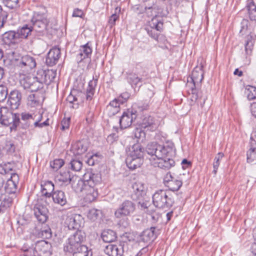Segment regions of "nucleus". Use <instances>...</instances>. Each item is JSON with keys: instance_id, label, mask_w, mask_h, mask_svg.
Returning a JSON list of instances; mask_svg holds the SVG:
<instances>
[{"instance_id": "ea45409f", "label": "nucleus", "mask_w": 256, "mask_h": 256, "mask_svg": "<svg viewBox=\"0 0 256 256\" xmlns=\"http://www.w3.org/2000/svg\"><path fill=\"white\" fill-rule=\"evenodd\" d=\"M254 44V40L251 35H248L245 40V51L247 55L252 53Z\"/></svg>"}, {"instance_id": "473e14b6", "label": "nucleus", "mask_w": 256, "mask_h": 256, "mask_svg": "<svg viewBox=\"0 0 256 256\" xmlns=\"http://www.w3.org/2000/svg\"><path fill=\"white\" fill-rule=\"evenodd\" d=\"M242 11L248 12L250 19L256 20V5L253 0H248L245 8L242 9Z\"/></svg>"}, {"instance_id": "a18cd8bd", "label": "nucleus", "mask_w": 256, "mask_h": 256, "mask_svg": "<svg viewBox=\"0 0 256 256\" xmlns=\"http://www.w3.org/2000/svg\"><path fill=\"white\" fill-rule=\"evenodd\" d=\"M101 214V210L92 208L89 210L88 214V218L92 221H95L100 216Z\"/></svg>"}, {"instance_id": "6e6d98bb", "label": "nucleus", "mask_w": 256, "mask_h": 256, "mask_svg": "<svg viewBox=\"0 0 256 256\" xmlns=\"http://www.w3.org/2000/svg\"><path fill=\"white\" fill-rule=\"evenodd\" d=\"M64 164V162L62 159H56L50 162V166L54 170H57Z\"/></svg>"}, {"instance_id": "864d4df0", "label": "nucleus", "mask_w": 256, "mask_h": 256, "mask_svg": "<svg viewBox=\"0 0 256 256\" xmlns=\"http://www.w3.org/2000/svg\"><path fill=\"white\" fill-rule=\"evenodd\" d=\"M42 114H37L36 120H35L34 124V127H38V128H42L44 126H48L49 125V124L48 122V118L43 122H41V123L40 122L42 120Z\"/></svg>"}, {"instance_id": "79ce46f5", "label": "nucleus", "mask_w": 256, "mask_h": 256, "mask_svg": "<svg viewBox=\"0 0 256 256\" xmlns=\"http://www.w3.org/2000/svg\"><path fill=\"white\" fill-rule=\"evenodd\" d=\"M250 148L247 152V161L248 162H256V146H252L251 144Z\"/></svg>"}, {"instance_id": "680f3d73", "label": "nucleus", "mask_w": 256, "mask_h": 256, "mask_svg": "<svg viewBox=\"0 0 256 256\" xmlns=\"http://www.w3.org/2000/svg\"><path fill=\"white\" fill-rule=\"evenodd\" d=\"M43 87L44 84L36 78L35 82L33 83V84H32L30 90L31 92H36L38 90L42 88Z\"/></svg>"}, {"instance_id": "0eeeda50", "label": "nucleus", "mask_w": 256, "mask_h": 256, "mask_svg": "<svg viewBox=\"0 0 256 256\" xmlns=\"http://www.w3.org/2000/svg\"><path fill=\"white\" fill-rule=\"evenodd\" d=\"M44 12H35L31 19L32 27L34 30L37 32H42L46 29L49 20L47 18V14Z\"/></svg>"}, {"instance_id": "de8ad7c7", "label": "nucleus", "mask_w": 256, "mask_h": 256, "mask_svg": "<svg viewBox=\"0 0 256 256\" xmlns=\"http://www.w3.org/2000/svg\"><path fill=\"white\" fill-rule=\"evenodd\" d=\"M120 12V8L116 7L115 9V12L109 18L108 23L110 28H112L116 24V21L119 18V15L117 13Z\"/></svg>"}, {"instance_id": "4d7b16f0", "label": "nucleus", "mask_w": 256, "mask_h": 256, "mask_svg": "<svg viewBox=\"0 0 256 256\" xmlns=\"http://www.w3.org/2000/svg\"><path fill=\"white\" fill-rule=\"evenodd\" d=\"M134 136L136 138L143 140L145 138L146 133L142 128H136L134 132Z\"/></svg>"}, {"instance_id": "bf43d9fd", "label": "nucleus", "mask_w": 256, "mask_h": 256, "mask_svg": "<svg viewBox=\"0 0 256 256\" xmlns=\"http://www.w3.org/2000/svg\"><path fill=\"white\" fill-rule=\"evenodd\" d=\"M39 234H40L43 238H50L52 236L51 229L49 227L44 228L41 230Z\"/></svg>"}, {"instance_id": "c85d7f7f", "label": "nucleus", "mask_w": 256, "mask_h": 256, "mask_svg": "<svg viewBox=\"0 0 256 256\" xmlns=\"http://www.w3.org/2000/svg\"><path fill=\"white\" fill-rule=\"evenodd\" d=\"M51 197H52V200L55 204L61 206H64L67 202V198L65 193L61 190L54 191Z\"/></svg>"}, {"instance_id": "5701e85b", "label": "nucleus", "mask_w": 256, "mask_h": 256, "mask_svg": "<svg viewBox=\"0 0 256 256\" xmlns=\"http://www.w3.org/2000/svg\"><path fill=\"white\" fill-rule=\"evenodd\" d=\"M133 193L132 198L133 199H140L144 198L146 193V188L145 184L142 182H136L132 186Z\"/></svg>"}, {"instance_id": "4be33fe9", "label": "nucleus", "mask_w": 256, "mask_h": 256, "mask_svg": "<svg viewBox=\"0 0 256 256\" xmlns=\"http://www.w3.org/2000/svg\"><path fill=\"white\" fill-rule=\"evenodd\" d=\"M81 218L80 214H70L67 216L64 224L69 230L78 229L80 226Z\"/></svg>"}, {"instance_id": "69168bd1", "label": "nucleus", "mask_w": 256, "mask_h": 256, "mask_svg": "<svg viewBox=\"0 0 256 256\" xmlns=\"http://www.w3.org/2000/svg\"><path fill=\"white\" fill-rule=\"evenodd\" d=\"M3 2L4 5L10 9L16 7L18 3V0H3Z\"/></svg>"}, {"instance_id": "c03bdc74", "label": "nucleus", "mask_w": 256, "mask_h": 256, "mask_svg": "<svg viewBox=\"0 0 256 256\" xmlns=\"http://www.w3.org/2000/svg\"><path fill=\"white\" fill-rule=\"evenodd\" d=\"M73 256H92V252L88 250V248L85 246H82L81 249L72 254Z\"/></svg>"}, {"instance_id": "e433bc0d", "label": "nucleus", "mask_w": 256, "mask_h": 256, "mask_svg": "<svg viewBox=\"0 0 256 256\" xmlns=\"http://www.w3.org/2000/svg\"><path fill=\"white\" fill-rule=\"evenodd\" d=\"M14 196H5L2 198L0 205V213L4 212L8 208L10 207L12 203Z\"/></svg>"}, {"instance_id": "58836bf2", "label": "nucleus", "mask_w": 256, "mask_h": 256, "mask_svg": "<svg viewBox=\"0 0 256 256\" xmlns=\"http://www.w3.org/2000/svg\"><path fill=\"white\" fill-rule=\"evenodd\" d=\"M182 184V182L181 180H178L176 178H174L166 186L168 187L171 191H178Z\"/></svg>"}, {"instance_id": "37998d69", "label": "nucleus", "mask_w": 256, "mask_h": 256, "mask_svg": "<svg viewBox=\"0 0 256 256\" xmlns=\"http://www.w3.org/2000/svg\"><path fill=\"white\" fill-rule=\"evenodd\" d=\"M244 94L249 100L256 98V88L251 86H248L245 88Z\"/></svg>"}, {"instance_id": "4468645a", "label": "nucleus", "mask_w": 256, "mask_h": 256, "mask_svg": "<svg viewBox=\"0 0 256 256\" xmlns=\"http://www.w3.org/2000/svg\"><path fill=\"white\" fill-rule=\"evenodd\" d=\"M10 174V178L7 180L5 184L4 190L6 193L12 194L16 198L15 194L17 191V184L19 182V176L16 173H12Z\"/></svg>"}, {"instance_id": "9b49d317", "label": "nucleus", "mask_w": 256, "mask_h": 256, "mask_svg": "<svg viewBox=\"0 0 256 256\" xmlns=\"http://www.w3.org/2000/svg\"><path fill=\"white\" fill-rule=\"evenodd\" d=\"M101 180L100 174H94L88 171L83 176L82 180H79L77 184L78 188L87 186H96Z\"/></svg>"}, {"instance_id": "c9c22d12", "label": "nucleus", "mask_w": 256, "mask_h": 256, "mask_svg": "<svg viewBox=\"0 0 256 256\" xmlns=\"http://www.w3.org/2000/svg\"><path fill=\"white\" fill-rule=\"evenodd\" d=\"M34 30L32 26L28 24H26L23 26L21 28L18 30L16 33L18 39L19 38H26L31 32Z\"/></svg>"}, {"instance_id": "338daca9", "label": "nucleus", "mask_w": 256, "mask_h": 256, "mask_svg": "<svg viewBox=\"0 0 256 256\" xmlns=\"http://www.w3.org/2000/svg\"><path fill=\"white\" fill-rule=\"evenodd\" d=\"M4 151H6L8 154H12L14 152L15 147L14 144L10 142H7L5 146L3 147Z\"/></svg>"}, {"instance_id": "f3484780", "label": "nucleus", "mask_w": 256, "mask_h": 256, "mask_svg": "<svg viewBox=\"0 0 256 256\" xmlns=\"http://www.w3.org/2000/svg\"><path fill=\"white\" fill-rule=\"evenodd\" d=\"M61 56L60 48L54 46L52 48L47 54L46 58V64L48 66H52L56 65Z\"/></svg>"}, {"instance_id": "8fccbe9b", "label": "nucleus", "mask_w": 256, "mask_h": 256, "mask_svg": "<svg viewBox=\"0 0 256 256\" xmlns=\"http://www.w3.org/2000/svg\"><path fill=\"white\" fill-rule=\"evenodd\" d=\"M56 72L55 71L52 70H48L46 71V84H50L56 78Z\"/></svg>"}, {"instance_id": "72a5a7b5", "label": "nucleus", "mask_w": 256, "mask_h": 256, "mask_svg": "<svg viewBox=\"0 0 256 256\" xmlns=\"http://www.w3.org/2000/svg\"><path fill=\"white\" fill-rule=\"evenodd\" d=\"M2 40L6 44L10 45L11 44L17 42L18 38L16 32L14 31H9L5 32L2 36Z\"/></svg>"}, {"instance_id": "b1692460", "label": "nucleus", "mask_w": 256, "mask_h": 256, "mask_svg": "<svg viewBox=\"0 0 256 256\" xmlns=\"http://www.w3.org/2000/svg\"><path fill=\"white\" fill-rule=\"evenodd\" d=\"M88 142L85 140H78L72 144L70 150L74 155H80L88 150Z\"/></svg>"}, {"instance_id": "393cba45", "label": "nucleus", "mask_w": 256, "mask_h": 256, "mask_svg": "<svg viewBox=\"0 0 256 256\" xmlns=\"http://www.w3.org/2000/svg\"><path fill=\"white\" fill-rule=\"evenodd\" d=\"M139 123L142 128H147L150 131H154L157 128L154 118L148 114L142 116Z\"/></svg>"}, {"instance_id": "20e7f679", "label": "nucleus", "mask_w": 256, "mask_h": 256, "mask_svg": "<svg viewBox=\"0 0 256 256\" xmlns=\"http://www.w3.org/2000/svg\"><path fill=\"white\" fill-rule=\"evenodd\" d=\"M152 203L158 208H170L174 204V200L168 192L160 190L153 194Z\"/></svg>"}, {"instance_id": "e2e57ef3", "label": "nucleus", "mask_w": 256, "mask_h": 256, "mask_svg": "<svg viewBox=\"0 0 256 256\" xmlns=\"http://www.w3.org/2000/svg\"><path fill=\"white\" fill-rule=\"evenodd\" d=\"M7 95V88L2 85H0V102L4 101L6 98Z\"/></svg>"}, {"instance_id": "6e6552de", "label": "nucleus", "mask_w": 256, "mask_h": 256, "mask_svg": "<svg viewBox=\"0 0 256 256\" xmlns=\"http://www.w3.org/2000/svg\"><path fill=\"white\" fill-rule=\"evenodd\" d=\"M130 97V94L125 92L110 101L106 108L108 114L112 116L118 113L120 110V106L126 102Z\"/></svg>"}, {"instance_id": "052dcab7", "label": "nucleus", "mask_w": 256, "mask_h": 256, "mask_svg": "<svg viewBox=\"0 0 256 256\" xmlns=\"http://www.w3.org/2000/svg\"><path fill=\"white\" fill-rule=\"evenodd\" d=\"M46 70H40L38 71L36 76H34L36 79L44 84L46 80Z\"/></svg>"}, {"instance_id": "a19ab883", "label": "nucleus", "mask_w": 256, "mask_h": 256, "mask_svg": "<svg viewBox=\"0 0 256 256\" xmlns=\"http://www.w3.org/2000/svg\"><path fill=\"white\" fill-rule=\"evenodd\" d=\"M127 79L128 82L132 86H136L139 84H140V86L142 85V78H140L134 73L130 74L128 76Z\"/></svg>"}, {"instance_id": "2eb2a0df", "label": "nucleus", "mask_w": 256, "mask_h": 256, "mask_svg": "<svg viewBox=\"0 0 256 256\" xmlns=\"http://www.w3.org/2000/svg\"><path fill=\"white\" fill-rule=\"evenodd\" d=\"M46 204L38 202L34 208V216L40 222L44 223L48 218V210Z\"/></svg>"}, {"instance_id": "7ed1b4c3", "label": "nucleus", "mask_w": 256, "mask_h": 256, "mask_svg": "<svg viewBox=\"0 0 256 256\" xmlns=\"http://www.w3.org/2000/svg\"><path fill=\"white\" fill-rule=\"evenodd\" d=\"M86 238L85 233L82 230H77L66 240L64 245V250L65 252L74 254L78 252L82 246Z\"/></svg>"}, {"instance_id": "423d86ee", "label": "nucleus", "mask_w": 256, "mask_h": 256, "mask_svg": "<svg viewBox=\"0 0 256 256\" xmlns=\"http://www.w3.org/2000/svg\"><path fill=\"white\" fill-rule=\"evenodd\" d=\"M18 114H14L10 110L7 106L0 108V124L6 126H10V132L16 130Z\"/></svg>"}, {"instance_id": "412c9836", "label": "nucleus", "mask_w": 256, "mask_h": 256, "mask_svg": "<svg viewBox=\"0 0 256 256\" xmlns=\"http://www.w3.org/2000/svg\"><path fill=\"white\" fill-rule=\"evenodd\" d=\"M21 98V93L18 90H14L10 92L7 104L11 110H16L20 105Z\"/></svg>"}, {"instance_id": "09e8293b", "label": "nucleus", "mask_w": 256, "mask_h": 256, "mask_svg": "<svg viewBox=\"0 0 256 256\" xmlns=\"http://www.w3.org/2000/svg\"><path fill=\"white\" fill-rule=\"evenodd\" d=\"M224 154L223 153L219 152L214 158V162L213 163L214 170L212 171V173L214 175L216 174L217 170L220 164V161L224 157Z\"/></svg>"}, {"instance_id": "cd10ccee", "label": "nucleus", "mask_w": 256, "mask_h": 256, "mask_svg": "<svg viewBox=\"0 0 256 256\" xmlns=\"http://www.w3.org/2000/svg\"><path fill=\"white\" fill-rule=\"evenodd\" d=\"M127 156L143 158L144 149L139 143L130 146L126 150Z\"/></svg>"}, {"instance_id": "bb28decb", "label": "nucleus", "mask_w": 256, "mask_h": 256, "mask_svg": "<svg viewBox=\"0 0 256 256\" xmlns=\"http://www.w3.org/2000/svg\"><path fill=\"white\" fill-rule=\"evenodd\" d=\"M203 66L200 64V66H196L194 69L191 76V80L193 82L194 88L196 86H198L202 82L204 78Z\"/></svg>"}, {"instance_id": "dca6fc26", "label": "nucleus", "mask_w": 256, "mask_h": 256, "mask_svg": "<svg viewBox=\"0 0 256 256\" xmlns=\"http://www.w3.org/2000/svg\"><path fill=\"white\" fill-rule=\"evenodd\" d=\"M155 230V227H151L144 230L138 236V241L139 242H142L148 244L152 243L157 237Z\"/></svg>"}, {"instance_id": "39448f33", "label": "nucleus", "mask_w": 256, "mask_h": 256, "mask_svg": "<svg viewBox=\"0 0 256 256\" xmlns=\"http://www.w3.org/2000/svg\"><path fill=\"white\" fill-rule=\"evenodd\" d=\"M9 54L18 66L26 70H31L36 66L35 58L30 55L22 56L16 50L10 52Z\"/></svg>"}, {"instance_id": "3c124183", "label": "nucleus", "mask_w": 256, "mask_h": 256, "mask_svg": "<svg viewBox=\"0 0 256 256\" xmlns=\"http://www.w3.org/2000/svg\"><path fill=\"white\" fill-rule=\"evenodd\" d=\"M56 72L55 71L52 70H48L46 71V84H50L56 78Z\"/></svg>"}, {"instance_id": "f03ea898", "label": "nucleus", "mask_w": 256, "mask_h": 256, "mask_svg": "<svg viewBox=\"0 0 256 256\" xmlns=\"http://www.w3.org/2000/svg\"><path fill=\"white\" fill-rule=\"evenodd\" d=\"M149 105L147 102H138L132 104L131 109L124 111L120 116L119 122L120 128H126L130 126L136 120L138 113L147 110Z\"/></svg>"}, {"instance_id": "774afa93", "label": "nucleus", "mask_w": 256, "mask_h": 256, "mask_svg": "<svg viewBox=\"0 0 256 256\" xmlns=\"http://www.w3.org/2000/svg\"><path fill=\"white\" fill-rule=\"evenodd\" d=\"M70 118H64L61 122L62 129V130H65L68 129L70 126Z\"/></svg>"}, {"instance_id": "6ab92c4d", "label": "nucleus", "mask_w": 256, "mask_h": 256, "mask_svg": "<svg viewBox=\"0 0 256 256\" xmlns=\"http://www.w3.org/2000/svg\"><path fill=\"white\" fill-rule=\"evenodd\" d=\"M41 187L42 196L40 200H44L46 204H48L46 199L47 198H50L54 192V184L51 181H46L41 184Z\"/></svg>"}, {"instance_id": "49530a36", "label": "nucleus", "mask_w": 256, "mask_h": 256, "mask_svg": "<svg viewBox=\"0 0 256 256\" xmlns=\"http://www.w3.org/2000/svg\"><path fill=\"white\" fill-rule=\"evenodd\" d=\"M118 130L119 128L118 127H113V132L107 137L106 140L108 142L112 144L118 140V136L117 134L118 132Z\"/></svg>"}, {"instance_id": "5fc2aeb1", "label": "nucleus", "mask_w": 256, "mask_h": 256, "mask_svg": "<svg viewBox=\"0 0 256 256\" xmlns=\"http://www.w3.org/2000/svg\"><path fill=\"white\" fill-rule=\"evenodd\" d=\"M28 104L32 106H35L38 104L39 100L36 94H32L28 97Z\"/></svg>"}, {"instance_id": "2f4dec72", "label": "nucleus", "mask_w": 256, "mask_h": 256, "mask_svg": "<svg viewBox=\"0 0 256 256\" xmlns=\"http://www.w3.org/2000/svg\"><path fill=\"white\" fill-rule=\"evenodd\" d=\"M74 178V175L68 170H61L56 176L58 181L62 182L65 185L70 184Z\"/></svg>"}, {"instance_id": "c756f323", "label": "nucleus", "mask_w": 256, "mask_h": 256, "mask_svg": "<svg viewBox=\"0 0 256 256\" xmlns=\"http://www.w3.org/2000/svg\"><path fill=\"white\" fill-rule=\"evenodd\" d=\"M98 78L96 76V78L93 76L92 80H90L88 84V87L86 90V100H91L95 93L96 87L97 86Z\"/></svg>"}, {"instance_id": "a211bd4d", "label": "nucleus", "mask_w": 256, "mask_h": 256, "mask_svg": "<svg viewBox=\"0 0 256 256\" xmlns=\"http://www.w3.org/2000/svg\"><path fill=\"white\" fill-rule=\"evenodd\" d=\"M95 186H82L80 188H78L77 190L82 192L84 194H86L85 200L86 202H93L96 200L98 196V193L96 190L94 188Z\"/></svg>"}, {"instance_id": "7c9ffc66", "label": "nucleus", "mask_w": 256, "mask_h": 256, "mask_svg": "<svg viewBox=\"0 0 256 256\" xmlns=\"http://www.w3.org/2000/svg\"><path fill=\"white\" fill-rule=\"evenodd\" d=\"M143 158L127 156L126 162L128 167L130 170H135L140 168L143 163Z\"/></svg>"}, {"instance_id": "9d476101", "label": "nucleus", "mask_w": 256, "mask_h": 256, "mask_svg": "<svg viewBox=\"0 0 256 256\" xmlns=\"http://www.w3.org/2000/svg\"><path fill=\"white\" fill-rule=\"evenodd\" d=\"M21 118H20V114L17 116V127L20 126L22 129H26L34 124L37 114H30L26 112L21 114Z\"/></svg>"}, {"instance_id": "aec40b11", "label": "nucleus", "mask_w": 256, "mask_h": 256, "mask_svg": "<svg viewBox=\"0 0 256 256\" xmlns=\"http://www.w3.org/2000/svg\"><path fill=\"white\" fill-rule=\"evenodd\" d=\"M124 243L120 244H109L106 246L104 252L108 256H122L124 252Z\"/></svg>"}, {"instance_id": "f8f14e48", "label": "nucleus", "mask_w": 256, "mask_h": 256, "mask_svg": "<svg viewBox=\"0 0 256 256\" xmlns=\"http://www.w3.org/2000/svg\"><path fill=\"white\" fill-rule=\"evenodd\" d=\"M163 28V22L161 20H159L158 18H152L150 27L146 28L148 34L150 36L155 40H158L159 33Z\"/></svg>"}, {"instance_id": "13d9d810", "label": "nucleus", "mask_w": 256, "mask_h": 256, "mask_svg": "<svg viewBox=\"0 0 256 256\" xmlns=\"http://www.w3.org/2000/svg\"><path fill=\"white\" fill-rule=\"evenodd\" d=\"M12 170L10 163L4 164H0V174H8L10 171Z\"/></svg>"}, {"instance_id": "0e129e2a", "label": "nucleus", "mask_w": 256, "mask_h": 256, "mask_svg": "<svg viewBox=\"0 0 256 256\" xmlns=\"http://www.w3.org/2000/svg\"><path fill=\"white\" fill-rule=\"evenodd\" d=\"M136 200H139L138 206L141 210H144L148 208L150 206V202L148 201L144 200V198Z\"/></svg>"}, {"instance_id": "ddd939ff", "label": "nucleus", "mask_w": 256, "mask_h": 256, "mask_svg": "<svg viewBox=\"0 0 256 256\" xmlns=\"http://www.w3.org/2000/svg\"><path fill=\"white\" fill-rule=\"evenodd\" d=\"M33 252L44 256H50L52 254V244L46 240L38 241L36 244Z\"/></svg>"}, {"instance_id": "a878e982", "label": "nucleus", "mask_w": 256, "mask_h": 256, "mask_svg": "<svg viewBox=\"0 0 256 256\" xmlns=\"http://www.w3.org/2000/svg\"><path fill=\"white\" fill-rule=\"evenodd\" d=\"M92 48L90 42L81 46L79 50V54L76 56L77 60L80 62L86 58H90L92 53Z\"/></svg>"}, {"instance_id": "603ef678", "label": "nucleus", "mask_w": 256, "mask_h": 256, "mask_svg": "<svg viewBox=\"0 0 256 256\" xmlns=\"http://www.w3.org/2000/svg\"><path fill=\"white\" fill-rule=\"evenodd\" d=\"M70 168L74 171H80L82 166V162L78 160H72L70 161Z\"/></svg>"}, {"instance_id": "f257e3e1", "label": "nucleus", "mask_w": 256, "mask_h": 256, "mask_svg": "<svg viewBox=\"0 0 256 256\" xmlns=\"http://www.w3.org/2000/svg\"><path fill=\"white\" fill-rule=\"evenodd\" d=\"M152 165L154 167L168 170L175 164L173 159L166 158L173 152V148L168 146L158 144L157 142H150L148 144L146 150Z\"/></svg>"}, {"instance_id": "f704fd0d", "label": "nucleus", "mask_w": 256, "mask_h": 256, "mask_svg": "<svg viewBox=\"0 0 256 256\" xmlns=\"http://www.w3.org/2000/svg\"><path fill=\"white\" fill-rule=\"evenodd\" d=\"M102 238L106 242H111L116 238V233L112 230H104L102 233Z\"/></svg>"}, {"instance_id": "4c0bfd02", "label": "nucleus", "mask_w": 256, "mask_h": 256, "mask_svg": "<svg viewBox=\"0 0 256 256\" xmlns=\"http://www.w3.org/2000/svg\"><path fill=\"white\" fill-rule=\"evenodd\" d=\"M36 78L33 75L26 76L20 81L21 84L24 89L30 90L32 84L35 82Z\"/></svg>"}, {"instance_id": "1a4fd4ad", "label": "nucleus", "mask_w": 256, "mask_h": 256, "mask_svg": "<svg viewBox=\"0 0 256 256\" xmlns=\"http://www.w3.org/2000/svg\"><path fill=\"white\" fill-rule=\"evenodd\" d=\"M136 210V205L132 201L124 200L117 208L114 212L116 218L130 216Z\"/></svg>"}]
</instances>
